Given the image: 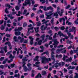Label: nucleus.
I'll return each instance as SVG.
<instances>
[{
    "label": "nucleus",
    "mask_w": 78,
    "mask_h": 78,
    "mask_svg": "<svg viewBox=\"0 0 78 78\" xmlns=\"http://www.w3.org/2000/svg\"><path fill=\"white\" fill-rule=\"evenodd\" d=\"M5 59V57H2L0 59V61H3V59Z\"/></svg>",
    "instance_id": "nucleus-56"
},
{
    "label": "nucleus",
    "mask_w": 78,
    "mask_h": 78,
    "mask_svg": "<svg viewBox=\"0 0 78 78\" xmlns=\"http://www.w3.org/2000/svg\"><path fill=\"white\" fill-rule=\"evenodd\" d=\"M19 58H20V59H22L23 58V55H19Z\"/></svg>",
    "instance_id": "nucleus-62"
},
{
    "label": "nucleus",
    "mask_w": 78,
    "mask_h": 78,
    "mask_svg": "<svg viewBox=\"0 0 78 78\" xmlns=\"http://www.w3.org/2000/svg\"><path fill=\"white\" fill-rule=\"evenodd\" d=\"M62 55H57L56 56V58H62Z\"/></svg>",
    "instance_id": "nucleus-35"
},
{
    "label": "nucleus",
    "mask_w": 78,
    "mask_h": 78,
    "mask_svg": "<svg viewBox=\"0 0 78 78\" xmlns=\"http://www.w3.org/2000/svg\"><path fill=\"white\" fill-rule=\"evenodd\" d=\"M12 52V51H9L7 53V55H9V54H11V53Z\"/></svg>",
    "instance_id": "nucleus-54"
},
{
    "label": "nucleus",
    "mask_w": 78,
    "mask_h": 78,
    "mask_svg": "<svg viewBox=\"0 0 78 78\" xmlns=\"http://www.w3.org/2000/svg\"><path fill=\"white\" fill-rule=\"evenodd\" d=\"M51 23L52 25H54V18H52L51 20Z\"/></svg>",
    "instance_id": "nucleus-32"
},
{
    "label": "nucleus",
    "mask_w": 78,
    "mask_h": 78,
    "mask_svg": "<svg viewBox=\"0 0 78 78\" xmlns=\"http://www.w3.org/2000/svg\"><path fill=\"white\" fill-rule=\"evenodd\" d=\"M9 58H14V56H13L12 55V54H10L9 56Z\"/></svg>",
    "instance_id": "nucleus-45"
},
{
    "label": "nucleus",
    "mask_w": 78,
    "mask_h": 78,
    "mask_svg": "<svg viewBox=\"0 0 78 78\" xmlns=\"http://www.w3.org/2000/svg\"><path fill=\"white\" fill-rule=\"evenodd\" d=\"M51 76V73H49L48 75V78H50V76Z\"/></svg>",
    "instance_id": "nucleus-60"
},
{
    "label": "nucleus",
    "mask_w": 78,
    "mask_h": 78,
    "mask_svg": "<svg viewBox=\"0 0 78 78\" xmlns=\"http://www.w3.org/2000/svg\"><path fill=\"white\" fill-rule=\"evenodd\" d=\"M24 70L25 72H27V70H28V71H30V70H31L30 69H29L28 68V69L27 67L26 66H24Z\"/></svg>",
    "instance_id": "nucleus-12"
},
{
    "label": "nucleus",
    "mask_w": 78,
    "mask_h": 78,
    "mask_svg": "<svg viewBox=\"0 0 78 78\" xmlns=\"http://www.w3.org/2000/svg\"><path fill=\"white\" fill-rule=\"evenodd\" d=\"M4 29H5V26H3V25H2L1 27V30H3Z\"/></svg>",
    "instance_id": "nucleus-44"
},
{
    "label": "nucleus",
    "mask_w": 78,
    "mask_h": 78,
    "mask_svg": "<svg viewBox=\"0 0 78 78\" xmlns=\"http://www.w3.org/2000/svg\"><path fill=\"white\" fill-rule=\"evenodd\" d=\"M70 7V5H69L66 7V9H69Z\"/></svg>",
    "instance_id": "nucleus-51"
},
{
    "label": "nucleus",
    "mask_w": 78,
    "mask_h": 78,
    "mask_svg": "<svg viewBox=\"0 0 78 78\" xmlns=\"http://www.w3.org/2000/svg\"><path fill=\"white\" fill-rule=\"evenodd\" d=\"M59 72L60 73H61V74L60 76V77H62V78H63L64 77V76H63V73H62V71H60Z\"/></svg>",
    "instance_id": "nucleus-39"
},
{
    "label": "nucleus",
    "mask_w": 78,
    "mask_h": 78,
    "mask_svg": "<svg viewBox=\"0 0 78 78\" xmlns=\"http://www.w3.org/2000/svg\"><path fill=\"white\" fill-rule=\"evenodd\" d=\"M53 12V10H51V11L49 12L48 14H52V13H52Z\"/></svg>",
    "instance_id": "nucleus-52"
},
{
    "label": "nucleus",
    "mask_w": 78,
    "mask_h": 78,
    "mask_svg": "<svg viewBox=\"0 0 78 78\" xmlns=\"http://www.w3.org/2000/svg\"><path fill=\"white\" fill-rule=\"evenodd\" d=\"M41 31H44V30H46V29H45L44 25H43L41 27Z\"/></svg>",
    "instance_id": "nucleus-24"
},
{
    "label": "nucleus",
    "mask_w": 78,
    "mask_h": 78,
    "mask_svg": "<svg viewBox=\"0 0 78 78\" xmlns=\"http://www.w3.org/2000/svg\"><path fill=\"white\" fill-rule=\"evenodd\" d=\"M75 68V66L72 67V66H69V67L67 69H68V70H70V69L73 70V69H74Z\"/></svg>",
    "instance_id": "nucleus-22"
},
{
    "label": "nucleus",
    "mask_w": 78,
    "mask_h": 78,
    "mask_svg": "<svg viewBox=\"0 0 78 78\" xmlns=\"http://www.w3.org/2000/svg\"><path fill=\"white\" fill-rule=\"evenodd\" d=\"M5 12L7 14H8V13H9V11H8V8H6V9L5 10Z\"/></svg>",
    "instance_id": "nucleus-40"
},
{
    "label": "nucleus",
    "mask_w": 78,
    "mask_h": 78,
    "mask_svg": "<svg viewBox=\"0 0 78 78\" xmlns=\"http://www.w3.org/2000/svg\"><path fill=\"white\" fill-rule=\"evenodd\" d=\"M23 49H25V50H27V47L25 46V44H22V45Z\"/></svg>",
    "instance_id": "nucleus-18"
},
{
    "label": "nucleus",
    "mask_w": 78,
    "mask_h": 78,
    "mask_svg": "<svg viewBox=\"0 0 78 78\" xmlns=\"http://www.w3.org/2000/svg\"><path fill=\"white\" fill-rule=\"evenodd\" d=\"M5 6L6 7H9V8H12L11 6H10V5L8 4H5Z\"/></svg>",
    "instance_id": "nucleus-33"
},
{
    "label": "nucleus",
    "mask_w": 78,
    "mask_h": 78,
    "mask_svg": "<svg viewBox=\"0 0 78 78\" xmlns=\"http://www.w3.org/2000/svg\"><path fill=\"white\" fill-rule=\"evenodd\" d=\"M22 61H23V67H24L25 66V64H26V63H25V61H28V59H27V57H24L22 59Z\"/></svg>",
    "instance_id": "nucleus-4"
},
{
    "label": "nucleus",
    "mask_w": 78,
    "mask_h": 78,
    "mask_svg": "<svg viewBox=\"0 0 78 78\" xmlns=\"http://www.w3.org/2000/svg\"><path fill=\"white\" fill-rule=\"evenodd\" d=\"M13 39L14 40V41L16 42H19V40L17 38V37L16 36H14L13 37Z\"/></svg>",
    "instance_id": "nucleus-17"
},
{
    "label": "nucleus",
    "mask_w": 78,
    "mask_h": 78,
    "mask_svg": "<svg viewBox=\"0 0 78 78\" xmlns=\"http://www.w3.org/2000/svg\"><path fill=\"white\" fill-rule=\"evenodd\" d=\"M47 9L48 11H49V10H51V11H53V8L51 7V6H50L49 7H47Z\"/></svg>",
    "instance_id": "nucleus-11"
},
{
    "label": "nucleus",
    "mask_w": 78,
    "mask_h": 78,
    "mask_svg": "<svg viewBox=\"0 0 78 78\" xmlns=\"http://www.w3.org/2000/svg\"><path fill=\"white\" fill-rule=\"evenodd\" d=\"M3 23V20H0V25L2 24Z\"/></svg>",
    "instance_id": "nucleus-63"
},
{
    "label": "nucleus",
    "mask_w": 78,
    "mask_h": 78,
    "mask_svg": "<svg viewBox=\"0 0 78 78\" xmlns=\"http://www.w3.org/2000/svg\"><path fill=\"white\" fill-rule=\"evenodd\" d=\"M23 41H24V38L23 37L20 40V42L21 43H22V42H23Z\"/></svg>",
    "instance_id": "nucleus-41"
},
{
    "label": "nucleus",
    "mask_w": 78,
    "mask_h": 78,
    "mask_svg": "<svg viewBox=\"0 0 78 78\" xmlns=\"http://www.w3.org/2000/svg\"><path fill=\"white\" fill-rule=\"evenodd\" d=\"M72 61V58L71 57H70L69 58L66 59V62H71Z\"/></svg>",
    "instance_id": "nucleus-16"
},
{
    "label": "nucleus",
    "mask_w": 78,
    "mask_h": 78,
    "mask_svg": "<svg viewBox=\"0 0 78 78\" xmlns=\"http://www.w3.org/2000/svg\"><path fill=\"white\" fill-rule=\"evenodd\" d=\"M39 76L40 78H41V77H42L41 74H40V73H38V74L36 76L35 78H39Z\"/></svg>",
    "instance_id": "nucleus-28"
},
{
    "label": "nucleus",
    "mask_w": 78,
    "mask_h": 78,
    "mask_svg": "<svg viewBox=\"0 0 78 78\" xmlns=\"http://www.w3.org/2000/svg\"><path fill=\"white\" fill-rule=\"evenodd\" d=\"M27 66L28 67V68L30 69V70H31V64L30 63H28L27 64Z\"/></svg>",
    "instance_id": "nucleus-27"
},
{
    "label": "nucleus",
    "mask_w": 78,
    "mask_h": 78,
    "mask_svg": "<svg viewBox=\"0 0 78 78\" xmlns=\"http://www.w3.org/2000/svg\"><path fill=\"white\" fill-rule=\"evenodd\" d=\"M62 65L61 62H56L54 64V66H55V67H56V68H57L59 67V66H61Z\"/></svg>",
    "instance_id": "nucleus-8"
},
{
    "label": "nucleus",
    "mask_w": 78,
    "mask_h": 78,
    "mask_svg": "<svg viewBox=\"0 0 78 78\" xmlns=\"http://www.w3.org/2000/svg\"><path fill=\"white\" fill-rule=\"evenodd\" d=\"M29 38L30 40V45H33V41H34V38H33V37L31 36H30L29 37Z\"/></svg>",
    "instance_id": "nucleus-9"
},
{
    "label": "nucleus",
    "mask_w": 78,
    "mask_h": 78,
    "mask_svg": "<svg viewBox=\"0 0 78 78\" xmlns=\"http://www.w3.org/2000/svg\"><path fill=\"white\" fill-rule=\"evenodd\" d=\"M15 9L17 11H18V10H19V7H18L17 6H16L15 7Z\"/></svg>",
    "instance_id": "nucleus-50"
},
{
    "label": "nucleus",
    "mask_w": 78,
    "mask_h": 78,
    "mask_svg": "<svg viewBox=\"0 0 78 78\" xmlns=\"http://www.w3.org/2000/svg\"><path fill=\"white\" fill-rule=\"evenodd\" d=\"M62 50H63V49L62 48L58 49L57 50H56V53L59 54V53H61V51Z\"/></svg>",
    "instance_id": "nucleus-10"
},
{
    "label": "nucleus",
    "mask_w": 78,
    "mask_h": 78,
    "mask_svg": "<svg viewBox=\"0 0 78 78\" xmlns=\"http://www.w3.org/2000/svg\"><path fill=\"white\" fill-rule=\"evenodd\" d=\"M34 29L35 30V31L36 33H37L39 32V27H37L36 28H35Z\"/></svg>",
    "instance_id": "nucleus-14"
},
{
    "label": "nucleus",
    "mask_w": 78,
    "mask_h": 78,
    "mask_svg": "<svg viewBox=\"0 0 78 78\" xmlns=\"http://www.w3.org/2000/svg\"><path fill=\"white\" fill-rule=\"evenodd\" d=\"M1 50H4V51H5V53H6L8 51V50H7V46H5V47H1L0 48Z\"/></svg>",
    "instance_id": "nucleus-7"
},
{
    "label": "nucleus",
    "mask_w": 78,
    "mask_h": 78,
    "mask_svg": "<svg viewBox=\"0 0 78 78\" xmlns=\"http://www.w3.org/2000/svg\"><path fill=\"white\" fill-rule=\"evenodd\" d=\"M23 18V16H21V17H19L18 18V21H20V20H22V19Z\"/></svg>",
    "instance_id": "nucleus-31"
},
{
    "label": "nucleus",
    "mask_w": 78,
    "mask_h": 78,
    "mask_svg": "<svg viewBox=\"0 0 78 78\" xmlns=\"http://www.w3.org/2000/svg\"><path fill=\"white\" fill-rule=\"evenodd\" d=\"M60 29L61 30H64V29H65V27H64V26H63L62 27H61L60 28Z\"/></svg>",
    "instance_id": "nucleus-42"
},
{
    "label": "nucleus",
    "mask_w": 78,
    "mask_h": 78,
    "mask_svg": "<svg viewBox=\"0 0 78 78\" xmlns=\"http://www.w3.org/2000/svg\"><path fill=\"white\" fill-rule=\"evenodd\" d=\"M78 18H77L76 19V20L74 21V23H75L76 24V25H78Z\"/></svg>",
    "instance_id": "nucleus-36"
},
{
    "label": "nucleus",
    "mask_w": 78,
    "mask_h": 78,
    "mask_svg": "<svg viewBox=\"0 0 78 78\" xmlns=\"http://www.w3.org/2000/svg\"><path fill=\"white\" fill-rule=\"evenodd\" d=\"M75 74L76 75L74 78H78V74L77 73H75Z\"/></svg>",
    "instance_id": "nucleus-48"
},
{
    "label": "nucleus",
    "mask_w": 78,
    "mask_h": 78,
    "mask_svg": "<svg viewBox=\"0 0 78 78\" xmlns=\"http://www.w3.org/2000/svg\"><path fill=\"white\" fill-rule=\"evenodd\" d=\"M36 25H37V27H40L41 25V23L40 22V21H39L38 22H37L36 23Z\"/></svg>",
    "instance_id": "nucleus-20"
},
{
    "label": "nucleus",
    "mask_w": 78,
    "mask_h": 78,
    "mask_svg": "<svg viewBox=\"0 0 78 78\" xmlns=\"http://www.w3.org/2000/svg\"><path fill=\"white\" fill-rule=\"evenodd\" d=\"M26 26H27V23L26 22H24L23 24V27H25Z\"/></svg>",
    "instance_id": "nucleus-38"
},
{
    "label": "nucleus",
    "mask_w": 78,
    "mask_h": 78,
    "mask_svg": "<svg viewBox=\"0 0 78 78\" xmlns=\"http://www.w3.org/2000/svg\"><path fill=\"white\" fill-rule=\"evenodd\" d=\"M42 41L41 40H40L38 41L37 45H41L42 44Z\"/></svg>",
    "instance_id": "nucleus-26"
},
{
    "label": "nucleus",
    "mask_w": 78,
    "mask_h": 78,
    "mask_svg": "<svg viewBox=\"0 0 78 78\" xmlns=\"http://www.w3.org/2000/svg\"><path fill=\"white\" fill-rule=\"evenodd\" d=\"M40 48H41V49H42L41 50H40L39 51V52L41 53L42 52H43L44 51V46H41L40 47Z\"/></svg>",
    "instance_id": "nucleus-15"
},
{
    "label": "nucleus",
    "mask_w": 78,
    "mask_h": 78,
    "mask_svg": "<svg viewBox=\"0 0 78 78\" xmlns=\"http://www.w3.org/2000/svg\"><path fill=\"white\" fill-rule=\"evenodd\" d=\"M64 45H60L59 46L57 47V48H59L60 47H63Z\"/></svg>",
    "instance_id": "nucleus-46"
},
{
    "label": "nucleus",
    "mask_w": 78,
    "mask_h": 78,
    "mask_svg": "<svg viewBox=\"0 0 78 78\" xmlns=\"http://www.w3.org/2000/svg\"><path fill=\"white\" fill-rule=\"evenodd\" d=\"M44 54H46V55H49V52H48V51H46L44 52L41 54V55L42 56H43V55H44Z\"/></svg>",
    "instance_id": "nucleus-13"
},
{
    "label": "nucleus",
    "mask_w": 78,
    "mask_h": 78,
    "mask_svg": "<svg viewBox=\"0 0 78 78\" xmlns=\"http://www.w3.org/2000/svg\"><path fill=\"white\" fill-rule=\"evenodd\" d=\"M41 74L42 75H45L47 74V73L46 72V71H43L42 72Z\"/></svg>",
    "instance_id": "nucleus-30"
},
{
    "label": "nucleus",
    "mask_w": 78,
    "mask_h": 78,
    "mask_svg": "<svg viewBox=\"0 0 78 78\" xmlns=\"http://www.w3.org/2000/svg\"><path fill=\"white\" fill-rule=\"evenodd\" d=\"M44 69H48V66L47 65V66H44Z\"/></svg>",
    "instance_id": "nucleus-58"
},
{
    "label": "nucleus",
    "mask_w": 78,
    "mask_h": 78,
    "mask_svg": "<svg viewBox=\"0 0 78 78\" xmlns=\"http://www.w3.org/2000/svg\"><path fill=\"white\" fill-rule=\"evenodd\" d=\"M41 58L42 59L41 62L42 64H45V63H47V62H48L49 61H51V58H48H48L46 57H42Z\"/></svg>",
    "instance_id": "nucleus-1"
},
{
    "label": "nucleus",
    "mask_w": 78,
    "mask_h": 78,
    "mask_svg": "<svg viewBox=\"0 0 78 78\" xmlns=\"http://www.w3.org/2000/svg\"><path fill=\"white\" fill-rule=\"evenodd\" d=\"M39 57L38 56H37L35 57V58H34V61H38L39 60H38V58H39Z\"/></svg>",
    "instance_id": "nucleus-29"
},
{
    "label": "nucleus",
    "mask_w": 78,
    "mask_h": 78,
    "mask_svg": "<svg viewBox=\"0 0 78 78\" xmlns=\"http://www.w3.org/2000/svg\"><path fill=\"white\" fill-rule=\"evenodd\" d=\"M15 66V64H12L11 65V66L12 68H13V67H14Z\"/></svg>",
    "instance_id": "nucleus-55"
},
{
    "label": "nucleus",
    "mask_w": 78,
    "mask_h": 78,
    "mask_svg": "<svg viewBox=\"0 0 78 78\" xmlns=\"http://www.w3.org/2000/svg\"><path fill=\"white\" fill-rule=\"evenodd\" d=\"M14 77H19L20 76V74L18 73V74H15L14 76Z\"/></svg>",
    "instance_id": "nucleus-43"
},
{
    "label": "nucleus",
    "mask_w": 78,
    "mask_h": 78,
    "mask_svg": "<svg viewBox=\"0 0 78 78\" xmlns=\"http://www.w3.org/2000/svg\"><path fill=\"white\" fill-rule=\"evenodd\" d=\"M43 10L44 11H47V7L46 6H44L43 7Z\"/></svg>",
    "instance_id": "nucleus-34"
},
{
    "label": "nucleus",
    "mask_w": 78,
    "mask_h": 78,
    "mask_svg": "<svg viewBox=\"0 0 78 78\" xmlns=\"http://www.w3.org/2000/svg\"><path fill=\"white\" fill-rule=\"evenodd\" d=\"M73 51L72 50H71L70 52V55H72V54H73Z\"/></svg>",
    "instance_id": "nucleus-61"
},
{
    "label": "nucleus",
    "mask_w": 78,
    "mask_h": 78,
    "mask_svg": "<svg viewBox=\"0 0 78 78\" xmlns=\"http://www.w3.org/2000/svg\"><path fill=\"white\" fill-rule=\"evenodd\" d=\"M15 35L16 36H19V35H20L21 32H15Z\"/></svg>",
    "instance_id": "nucleus-25"
},
{
    "label": "nucleus",
    "mask_w": 78,
    "mask_h": 78,
    "mask_svg": "<svg viewBox=\"0 0 78 78\" xmlns=\"http://www.w3.org/2000/svg\"><path fill=\"white\" fill-rule=\"evenodd\" d=\"M18 14H16V15L17 16H20V14H22V12H20V11H18Z\"/></svg>",
    "instance_id": "nucleus-23"
},
{
    "label": "nucleus",
    "mask_w": 78,
    "mask_h": 78,
    "mask_svg": "<svg viewBox=\"0 0 78 78\" xmlns=\"http://www.w3.org/2000/svg\"><path fill=\"white\" fill-rule=\"evenodd\" d=\"M55 55V52L53 51L51 52V59L52 60H53V61L52 62V64H55V55Z\"/></svg>",
    "instance_id": "nucleus-2"
},
{
    "label": "nucleus",
    "mask_w": 78,
    "mask_h": 78,
    "mask_svg": "<svg viewBox=\"0 0 78 78\" xmlns=\"http://www.w3.org/2000/svg\"><path fill=\"white\" fill-rule=\"evenodd\" d=\"M18 31H21L23 30V28L22 27H18Z\"/></svg>",
    "instance_id": "nucleus-47"
},
{
    "label": "nucleus",
    "mask_w": 78,
    "mask_h": 78,
    "mask_svg": "<svg viewBox=\"0 0 78 78\" xmlns=\"http://www.w3.org/2000/svg\"><path fill=\"white\" fill-rule=\"evenodd\" d=\"M23 1H24V0H18V5L20 6H21V5L20 4L21 3V2H23Z\"/></svg>",
    "instance_id": "nucleus-21"
},
{
    "label": "nucleus",
    "mask_w": 78,
    "mask_h": 78,
    "mask_svg": "<svg viewBox=\"0 0 78 78\" xmlns=\"http://www.w3.org/2000/svg\"><path fill=\"white\" fill-rule=\"evenodd\" d=\"M49 22V20H47L46 21H45L43 23H42V25H44V23H47V22Z\"/></svg>",
    "instance_id": "nucleus-49"
},
{
    "label": "nucleus",
    "mask_w": 78,
    "mask_h": 78,
    "mask_svg": "<svg viewBox=\"0 0 78 78\" xmlns=\"http://www.w3.org/2000/svg\"><path fill=\"white\" fill-rule=\"evenodd\" d=\"M58 35H59L60 37H61V36H63L64 35V34L62 33L61 31H58Z\"/></svg>",
    "instance_id": "nucleus-19"
},
{
    "label": "nucleus",
    "mask_w": 78,
    "mask_h": 78,
    "mask_svg": "<svg viewBox=\"0 0 78 78\" xmlns=\"http://www.w3.org/2000/svg\"><path fill=\"white\" fill-rule=\"evenodd\" d=\"M5 36L7 37H9L11 36V35H9V34H7L5 35Z\"/></svg>",
    "instance_id": "nucleus-57"
},
{
    "label": "nucleus",
    "mask_w": 78,
    "mask_h": 78,
    "mask_svg": "<svg viewBox=\"0 0 78 78\" xmlns=\"http://www.w3.org/2000/svg\"><path fill=\"white\" fill-rule=\"evenodd\" d=\"M54 16H58V14L57 13V12L55 13L54 14Z\"/></svg>",
    "instance_id": "nucleus-53"
},
{
    "label": "nucleus",
    "mask_w": 78,
    "mask_h": 78,
    "mask_svg": "<svg viewBox=\"0 0 78 78\" xmlns=\"http://www.w3.org/2000/svg\"><path fill=\"white\" fill-rule=\"evenodd\" d=\"M54 29L56 31H58V30H59V29H58V28L57 27H55Z\"/></svg>",
    "instance_id": "nucleus-59"
},
{
    "label": "nucleus",
    "mask_w": 78,
    "mask_h": 78,
    "mask_svg": "<svg viewBox=\"0 0 78 78\" xmlns=\"http://www.w3.org/2000/svg\"><path fill=\"white\" fill-rule=\"evenodd\" d=\"M41 37L42 38V40L44 41V38H45V34L42 35L41 36Z\"/></svg>",
    "instance_id": "nucleus-37"
},
{
    "label": "nucleus",
    "mask_w": 78,
    "mask_h": 78,
    "mask_svg": "<svg viewBox=\"0 0 78 78\" xmlns=\"http://www.w3.org/2000/svg\"><path fill=\"white\" fill-rule=\"evenodd\" d=\"M69 30H70V32H73L74 31V34H75V33H76V27H72V29H70Z\"/></svg>",
    "instance_id": "nucleus-6"
},
{
    "label": "nucleus",
    "mask_w": 78,
    "mask_h": 78,
    "mask_svg": "<svg viewBox=\"0 0 78 78\" xmlns=\"http://www.w3.org/2000/svg\"><path fill=\"white\" fill-rule=\"evenodd\" d=\"M53 13H51L50 14L48 15V14H46L45 15L47 16V17L46 18V19H51V18H52V17L51 16H52L53 15Z\"/></svg>",
    "instance_id": "nucleus-5"
},
{
    "label": "nucleus",
    "mask_w": 78,
    "mask_h": 78,
    "mask_svg": "<svg viewBox=\"0 0 78 78\" xmlns=\"http://www.w3.org/2000/svg\"><path fill=\"white\" fill-rule=\"evenodd\" d=\"M58 44H59V42L57 41V39H55L54 40V43L52 45H54V48H56L57 47Z\"/></svg>",
    "instance_id": "nucleus-3"
},
{
    "label": "nucleus",
    "mask_w": 78,
    "mask_h": 78,
    "mask_svg": "<svg viewBox=\"0 0 78 78\" xmlns=\"http://www.w3.org/2000/svg\"><path fill=\"white\" fill-rule=\"evenodd\" d=\"M69 78H73V74H71L69 76Z\"/></svg>",
    "instance_id": "nucleus-64"
}]
</instances>
